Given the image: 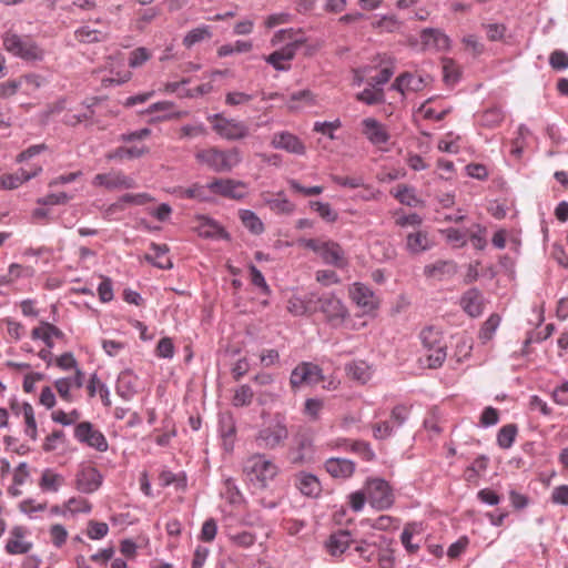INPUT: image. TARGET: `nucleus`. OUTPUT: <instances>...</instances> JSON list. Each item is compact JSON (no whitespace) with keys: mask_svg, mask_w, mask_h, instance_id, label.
<instances>
[{"mask_svg":"<svg viewBox=\"0 0 568 568\" xmlns=\"http://www.w3.org/2000/svg\"><path fill=\"white\" fill-rule=\"evenodd\" d=\"M271 146L275 150H283L295 155H304L306 146L295 134L288 131H281L273 134Z\"/></svg>","mask_w":568,"mask_h":568,"instance_id":"nucleus-15","label":"nucleus"},{"mask_svg":"<svg viewBox=\"0 0 568 568\" xmlns=\"http://www.w3.org/2000/svg\"><path fill=\"white\" fill-rule=\"evenodd\" d=\"M243 474L255 488L264 489L278 474V467L264 454H254L244 462Z\"/></svg>","mask_w":568,"mask_h":568,"instance_id":"nucleus-2","label":"nucleus"},{"mask_svg":"<svg viewBox=\"0 0 568 568\" xmlns=\"http://www.w3.org/2000/svg\"><path fill=\"white\" fill-rule=\"evenodd\" d=\"M460 306L470 317H478L484 311V300L481 292L476 288H469L460 297Z\"/></svg>","mask_w":568,"mask_h":568,"instance_id":"nucleus-21","label":"nucleus"},{"mask_svg":"<svg viewBox=\"0 0 568 568\" xmlns=\"http://www.w3.org/2000/svg\"><path fill=\"white\" fill-rule=\"evenodd\" d=\"M150 250L152 254H145L144 256L146 262L161 270H171L173 267L171 258L165 257L162 260V257L169 253V246L166 244L151 243Z\"/></svg>","mask_w":568,"mask_h":568,"instance_id":"nucleus-28","label":"nucleus"},{"mask_svg":"<svg viewBox=\"0 0 568 568\" xmlns=\"http://www.w3.org/2000/svg\"><path fill=\"white\" fill-rule=\"evenodd\" d=\"M518 433L516 424H507L503 426L497 434V444L503 449H508L513 446Z\"/></svg>","mask_w":568,"mask_h":568,"instance_id":"nucleus-37","label":"nucleus"},{"mask_svg":"<svg viewBox=\"0 0 568 568\" xmlns=\"http://www.w3.org/2000/svg\"><path fill=\"white\" fill-rule=\"evenodd\" d=\"M316 308L325 314L333 327L341 326L348 316V311L339 298L332 294H324L316 301Z\"/></svg>","mask_w":568,"mask_h":568,"instance_id":"nucleus-8","label":"nucleus"},{"mask_svg":"<svg viewBox=\"0 0 568 568\" xmlns=\"http://www.w3.org/2000/svg\"><path fill=\"white\" fill-rule=\"evenodd\" d=\"M98 295L102 303H108L113 300V286L110 277L102 276V281L98 286Z\"/></svg>","mask_w":568,"mask_h":568,"instance_id":"nucleus-57","label":"nucleus"},{"mask_svg":"<svg viewBox=\"0 0 568 568\" xmlns=\"http://www.w3.org/2000/svg\"><path fill=\"white\" fill-rule=\"evenodd\" d=\"M210 192L232 200H242L246 196V184L233 179H214L206 184Z\"/></svg>","mask_w":568,"mask_h":568,"instance_id":"nucleus-12","label":"nucleus"},{"mask_svg":"<svg viewBox=\"0 0 568 568\" xmlns=\"http://www.w3.org/2000/svg\"><path fill=\"white\" fill-rule=\"evenodd\" d=\"M212 37L211 27L203 24L197 28L190 30L183 38V45L185 48H192L196 43L202 42L205 39Z\"/></svg>","mask_w":568,"mask_h":568,"instance_id":"nucleus-33","label":"nucleus"},{"mask_svg":"<svg viewBox=\"0 0 568 568\" xmlns=\"http://www.w3.org/2000/svg\"><path fill=\"white\" fill-rule=\"evenodd\" d=\"M21 410L26 423L24 434L32 440H36L38 437V429L33 407L30 403L24 402L21 405Z\"/></svg>","mask_w":568,"mask_h":568,"instance_id":"nucleus-34","label":"nucleus"},{"mask_svg":"<svg viewBox=\"0 0 568 568\" xmlns=\"http://www.w3.org/2000/svg\"><path fill=\"white\" fill-rule=\"evenodd\" d=\"M231 541L242 548H248L256 541V536L250 531H241L230 535Z\"/></svg>","mask_w":568,"mask_h":568,"instance_id":"nucleus-52","label":"nucleus"},{"mask_svg":"<svg viewBox=\"0 0 568 568\" xmlns=\"http://www.w3.org/2000/svg\"><path fill=\"white\" fill-rule=\"evenodd\" d=\"M351 297L359 307L364 308L365 312L373 311L377 306L373 291L362 283H355L353 285Z\"/></svg>","mask_w":568,"mask_h":568,"instance_id":"nucleus-23","label":"nucleus"},{"mask_svg":"<svg viewBox=\"0 0 568 568\" xmlns=\"http://www.w3.org/2000/svg\"><path fill=\"white\" fill-rule=\"evenodd\" d=\"M457 273V264L452 260H439L424 267V275L437 281L453 277Z\"/></svg>","mask_w":568,"mask_h":568,"instance_id":"nucleus-20","label":"nucleus"},{"mask_svg":"<svg viewBox=\"0 0 568 568\" xmlns=\"http://www.w3.org/2000/svg\"><path fill=\"white\" fill-rule=\"evenodd\" d=\"M40 171L41 168H38L33 172H28L24 169H20L14 174H2L0 178V187L4 190H14L19 187L23 182L34 178Z\"/></svg>","mask_w":568,"mask_h":568,"instance_id":"nucleus-30","label":"nucleus"},{"mask_svg":"<svg viewBox=\"0 0 568 568\" xmlns=\"http://www.w3.org/2000/svg\"><path fill=\"white\" fill-rule=\"evenodd\" d=\"M64 479L61 475L55 474L52 469L47 468L43 470L39 481V487L42 491L57 493Z\"/></svg>","mask_w":568,"mask_h":568,"instance_id":"nucleus-32","label":"nucleus"},{"mask_svg":"<svg viewBox=\"0 0 568 568\" xmlns=\"http://www.w3.org/2000/svg\"><path fill=\"white\" fill-rule=\"evenodd\" d=\"M420 42L425 49L447 51L450 48V39L439 29L425 28L420 32Z\"/></svg>","mask_w":568,"mask_h":568,"instance_id":"nucleus-18","label":"nucleus"},{"mask_svg":"<svg viewBox=\"0 0 568 568\" xmlns=\"http://www.w3.org/2000/svg\"><path fill=\"white\" fill-rule=\"evenodd\" d=\"M300 31H295L294 29H281L278 30L272 40V42H281L284 40H290L287 44H285L280 50H276L284 61H291L294 59L297 49L305 43V39L303 37H296Z\"/></svg>","mask_w":568,"mask_h":568,"instance_id":"nucleus-13","label":"nucleus"},{"mask_svg":"<svg viewBox=\"0 0 568 568\" xmlns=\"http://www.w3.org/2000/svg\"><path fill=\"white\" fill-rule=\"evenodd\" d=\"M4 49L26 61H41L44 58V51L31 37H21L17 33L7 32L3 37Z\"/></svg>","mask_w":568,"mask_h":568,"instance_id":"nucleus-3","label":"nucleus"},{"mask_svg":"<svg viewBox=\"0 0 568 568\" xmlns=\"http://www.w3.org/2000/svg\"><path fill=\"white\" fill-rule=\"evenodd\" d=\"M362 133L373 145L386 144L390 139L385 125L375 118L362 120Z\"/></svg>","mask_w":568,"mask_h":568,"instance_id":"nucleus-17","label":"nucleus"},{"mask_svg":"<svg viewBox=\"0 0 568 568\" xmlns=\"http://www.w3.org/2000/svg\"><path fill=\"white\" fill-rule=\"evenodd\" d=\"M313 436L307 429H300L293 437L290 448L292 464H304L312 458Z\"/></svg>","mask_w":568,"mask_h":568,"instance_id":"nucleus-11","label":"nucleus"},{"mask_svg":"<svg viewBox=\"0 0 568 568\" xmlns=\"http://www.w3.org/2000/svg\"><path fill=\"white\" fill-rule=\"evenodd\" d=\"M342 123L339 119H336L334 121H325V122H315L314 123V131L322 133L324 135H327L331 140L335 139V135L333 134V130H336L341 128Z\"/></svg>","mask_w":568,"mask_h":568,"instance_id":"nucleus-59","label":"nucleus"},{"mask_svg":"<svg viewBox=\"0 0 568 568\" xmlns=\"http://www.w3.org/2000/svg\"><path fill=\"white\" fill-rule=\"evenodd\" d=\"M253 389L251 388V386L244 384L235 389L232 403L235 407L248 406L253 402Z\"/></svg>","mask_w":568,"mask_h":568,"instance_id":"nucleus-42","label":"nucleus"},{"mask_svg":"<svg viewBox=\"0 0 568 568\" xmlns=\"http://www.w3.org/2000/svg\"><path fill=\"white\" fill-rule=\"evenodd\" d=\"M287 438L288 429L285 418L277 414L271 424L258 430L255 442L260 448L275 449L283 446Z\"/></svg>","mask_w":568,"mask_h":568,"instance_id":"nucleus-4","label":"nucleus"},{"mask_svg":"<svg viewBox=\"0 0 568 568\" xmlns=\"http://www.w3.org/2000/svg\"><path fill=\"white\" fill-rule=\"evenodd\" d=\"M94 114V110L91 105H88L87 110L82 113L67 114L64 116V123L70 126H75L79 123L91 120Z\"/></svg>","mask_w":568,"mask_h":568,"instance_id":"nucleus-60","label":"nucleus"},{"mask_svg":"<svg viewBox=\"0 0 568 568\" xmlns=\"http://www.w3.org/2000/svg\"><path fill=\"white\" fill-rule=\"evenodd\" d=\"M150 149L145 145H133L130 148L119 146L106 154L108 160L139 159L149 153Z\"/></svg>","mask_w":568,"mask_h":568,"instance_id":"nucleus-31","label":"nucleus"},{"mask_svg":"<svg viewBox=\"0 0 568 568\" xmlns=\"http://www.w3.org/2000/svg\"><path fill=\"white\" fill-rule=\"evenodd\" d=\"M486 36L490 41H499L505 38L507 28L503 23H488L484 24Z\"/></svg>","mask_w":568,"mask_h":568,"instance_id":"nucleus-61","label":"nucleus"},{"mask_svg":"<svg viewBox=\"0 0 568 568\" xmlns=\"http://www.w3.org/2000/svg\"><path fill=\"white\" fill-rule=\"evenodd\" d=\"M395 199L398 200L399 203L407 206H416L418 203V199L415 195L414 187L408 185H398L396 193L394 194Z\"/></svg>","mask_w":568,"mask_h":568,"instance_id":"nucleus-43","label":"nucleus"},{"mask_svg":"<svg viewBox=\"0 0 568 568\" xmlns=\"http://www.w3.org/2000/svg\"><path fill=\"white\" fill-rule=\"evenodd\" d=\"M310 206L312 210L317 212L323 220L327 222H335L337 220V213L334 210H332L328 203H324L321 201H311Z\"/></svg>","mask_w":568,"mask_h":568,"instance_id":"nucleus-46","label":"nucleus"},{"mask_svg":"<svg viewBox=\"0 0 568 568\" xmlns=\"http://www.w3.org/2000/svg\"><path fill=\"white\" fill-rule=\"evenodd\" d=\"M136 379L132 371L121 372L116 381V393L129 400L136 393Z\"/></svg>","mask_w":568,"mask_h":568,"instance_id":"nucleus-29","label":"nucleus"},{"mask_svg":"<svg viewBox=\"0 0 568 568\" xmlns=\"http://www.w3.org/2000/svg\"><path fill=\"white\" fill-rule=\"evenodd\" d=\"M28 530L23 526H14L10 530V538L6 544V551L9 555H24L32 549V542L23 540Z\"/></svg>","mask_w":568,"mask_h":568,"instance_id":"nucleus-19","label":"nucleus"},{"mask_svg":"<svg viewBox=\"0 0 568 568\" xmlns=\"http://www.w3.org/2000/svg\"><path fill=\"white\" fill-rule=\"evenodd\" d=\"M429 352L430 353L427 356L428 366L430 368L440 367L446 359V347L438 345L435 348V346H434L433 349Z\"/></svg>","mask_w":568,"mask_h":568,"instance_id":"nucleus-54","label":"nucleus"},{"mask_svg":"<svg viewBox=\"0 0 568 568\" xmlns=\"http://www.w3.org/2000/svg\"><path fill=\"white\" fill-rule=\"evenodd\" d=\"M443 77L447 85H454L459 81L460 72L453 60H445L443 67Z\"/></svg>","mask_w":568,"mask_h":568,"instance_id":"nucleus-47","label":"nucleus"},{"mask_svg":"<svg viewBox=\"0 0 568 568\" xmlns=\"http://www.w3.org/2000/svg\"><path fill=\"white\" fill-rule=\"evenodd\" d=\"M207 120L212 123V129L222 139L237 141L247 138L250 134V129L243 121L227 119L220 113L210 115Z\"/></svg>","mask_w":568,"mask_h":568,"instance_id":"nucleus-5","label":"nucleus"},{"mask_svg":"<svg viewBox=\"0 0 568 568\" xmlns=\"http://www.w3.org/2000/svg\"><path fill=\"white\" fill-rule=\"evenodd\" d=\"M402 77L404 79L406 90L417 92L423 90L424 87L426 85V82L422 75H415L409 72H404L402 73Z\"/></svg>","mask_w":568,"mask_h":568,"instance_id":"nucleus-56","label":"nucleus"},{"mask_svg":"<svg viewBox=\"0 0 568 568\" xmlns=\"http://www.w3.org/2000/svg\"><path fill=\"white\" fill-rule=\"evenodd\" d=\"M207 187L200 185V184H193L190 187H179L175 193L180 199H195L201 202L207 201L210 197L206 193Z\"/></svg>","mask_w":568,"mask_h":568,"instance_id":"nucleus-38","label":"nucleus"},{"mask_svg":"<svg viewBox=\"0 0 568 568\" xmlns=\"http://www.w3.org/2000/svg\"><path fill=\"white\" fill-rule=\"evenodd\" d=\"M92 184L94 186H104L108 190H129L136 186L135 180L121 171L97 174L92 180Z\"/></svg>","mask_w":568,"mask_h":568,"instance_id":"nucleus-14","label":"nucleus"},{"mask_svg":"<svg viewBox=\"0 0 568 568\" xmlns=\"http://www.w3.org/2000/svg\"><path fill=\"white\" fill-rule=\"evenodd\" d=\"M325 469L334 478H348L355 470V464L346 458L332 457L325 462Z\"/></svg>","mask_w":568,"mask_h":568,"instance_id":"nucleus-26","label":"nucleus"},{"mask_svg":"<svg viewBox=\"0 0 568 568\" xmlns=\"http://www.w3.org/2000/svg\"><path fill=\"white\" fill-rule=\"evenodd\" d=\"M407 247L413 253H419L429 248V240L424 232L410 233L407 236Z\"/></svg>","mask_w":568,"mask_h":568,"instance_id":"nucleus-40","label":"nucleus"},{"mask_svg":"<svg viewBox=\"0 0 568 568\" xmlns=\"http://www.w3.org/2000/svg\"><path fill=\"white\" fill-rule=\"evenodd\" d=\"M410 409L404 404L393 407L388 420L375 423L372 426L373 436L378 440H384L393 436L396 429L400 428L408 419Z\"/></svg>","mask_w":568,"mask_h":568,"instance_id":"nucleus-6","label":"nucleus"},{"mask_svg":"<svg viewBox=\"0 0 568 568\" xmlns=\"http://www.w3.org/2000/svg\"><path fill=\"white\" fill-rule=\"evenodd\" d=\"M216 531H217V525H216L215 519L209 518L202 525L200 538L202 541L211 542L214 540V538L216 536Z\"/></svg>","mask_w":568,"mask_h":568,"instance_id":"nucleus-62","label":"nucleus"},{"mask_svg":"<svg viewBox=\"0 0 568 568\" xmlns=\"http://www.w3.org/2000/svg\"><path fill=\"white\" fill-rule=\"evenodd\" d=\"M475 227L476 231L470 234L469 239L475 248L483 251L487 245L486 227L480 224H476Z\"/></svg>","mask_w":568,"mask_h":568,"instance_id":"nucleus-64","label":"nucleus"},{"mask_svg":"<svg viewBox=\"0 0 568 568\" xmlns=\"http://www.w3.org/2000/svg\"><path fill=\"white\" fill-rule=\"evenodd\" d=\"M242 159L239 148L222 150L216 146H210L195 153V160L215 173L231 172L242 162Z\"/></svg>","mask_w":568,"mask_h":568,"instance_id":"nucleus-1","label":"nucleus"},{"mask_svg":"<svg viewBox=\"0 0 568 568\" xmlns=\"http://www.w3.org/2000/svg\"><path fill=\"white\" fill-rule=\"evenodd\" d=\"M240 219L242 224L253 234H261L264 231V225L261 219L251 210H241Z\"/></svg>","mask_w":568,"mask_h":568,"instance_id":"nucleus-35","label":"nucleus"},{"mask_svg":"<svg viewBox=\"0 0 568 568\" xmlns=\"http://www.w3.org/2000/svg\"><path fill=\"white\" fill-rule=\"evenodd\" d=\"M295 487L307 497H317L321 494L322 487L318 478L305 471H300L294 477Z\"/></svg>","mask_w":568,"mask_h":568,"instance_id":"nucleus-22","label":"nucleus"},{"mask_svg":"<svg viewBox=\"0 0 568 568\" xmlns=\"http://www.w3.org/2000/svg\"><path fill=\"white\" fill-rule=\"evenodd\" d=\"M356 100L367 105H376L384 103L385 94L382 88H369L364 89L362 92L356 94Z\"/></svg>","mask_w":568,"mask_h":568,"instance_id":"nucleus-36","label":"nucleus"},{"mask_svg":"<svg viewBox=\"0 0 568 568\" xmlns=\"http://www.w3.org/2000/svg\"><path fill=\"white\" fill-rule=\"evenodd\" d=\"M248 270L252 284L258 287L264 294H270V286L267 285L262 272L254 264H251Z\"/></svg>","mask_w":568,"mask_h":568,"instance_id":"nucleus-58","label":"nucleus"},{"mask_svg":"<svg viewBox=\"0 0 568 568\" xmlns=\"http://www.w3.org/2000/svg\"><path fill=\"white\" fill-rule=\"evenodd\" d=\"M504 120V114L500 109L491 108L486 110L480 115V124L486 128H495Z\"/></svg>","mask_w":568,"mask_h":568,"instance_id":"nucleus-45","label":"nucleus"},{"mask_svg":"<svg viewBox=\"0 0 568 568\" xmlns=\"http://www.w3.org/2000/svg\"><path fill=\"white\" fill-rule=\"evenodd\" d=\"M323 379V371L317 364L302 362L292 371L290 385L293 390H296L304 385H316Z\"/></svg>","mask_w":568,"mask_h":568,"instance_id":"nucleus-9","label":"nucleus"},{"mask_svg":"<svg viewBox=\"0 0 568 568\" xmlns=\"http://www.w3.org/2000/svg\"><path fill=\"white\" fill-rule=\"evenodd\" d=\"M349 446L353 453L357 454L366 462H371L375 458V453L367 442L355 440L351 443Z\"/></svg>","mask_w":568,"mask_h":568,"instance_id":"nucleus-48","label":"nucleus"},{"mask_svg":"<svg viewBox=\"0 0 568 568\" xmlns=\"http://www.w3.org/2000/svg\"><path fill=\"white\" fill-rule=\"evenodd\" d=\"M151 58V53L144 47H140L131 51L129 65L133 69L141 67Z\"/></svg>","mask_w":568,"mask_h":568,"instance_id":"nucleus-51","label":"nucleus"},{"mask_svg":"<svg viewBox=\"0 0 568 568\" xmlns=\"http://www.w3.org/2000/svg\"><path fill=\"white\" fill-rule=\"evenodd\" d=\"M156 356L161 358H172L174 355V344L170 337H163L156 345Z\"/></svg>","mask_w":568,"mask_h":568,"instance_id":"nucleus-63","label":"nucleus"},{"mask_svg":"<svg viewBox=\"0 0 568 568\" xmlns=\"http://www.w3.org/2000/svg\"><path fill=\"white\" fill-rule=\"evenodd\" d=\"M320 256L324 263L335 267H343L346 264L343 248L338 243L332 241L324 242Z\"/></svg>","mask_w":568,"mask_h":568,"instance_id":"nucleus-27","label":"nucleus"},{"mask_svg":"<svg viewBox=\"0 0 568 568\" xmlns=\"http://www.w3.org/2000/svg\"><path fill=\"white\" fill-rule=\"evenodd\" d=\"M549 64L556 71L568 69V54L564 50H555L549 55Z\"/></svg>","mask_w":568,"mask_h":568,"instance_id":"nucleus-50","label":"nucleus"},{"mask_svg":"<svg viewBox=\"0 0 568 568\" xmlns=\"http://www.w3.org/2000/svg\"><path fill=\"white\" fill-rule=\"evenodd\" d=\"M223 495L232 505H239L243 501V495L236 486L235 480L231 477L224 479Z\"/></svg>","mask_w":568,"mask_h":568,"instance_id":"nucleus-44","label":"nucleus"},{"mask_svg":"<svg viewBox=\"0 0 568 568\" xmlns=\"http://www.w3.org/2000/svg\"><path fill=\"white\" fill-rule=\"evenodd\" d=\"M200 224L197 226V233L204 239H223L229 240L230 234L213 219L207 216H200Z\"/></svg>","mask_w":568,"mask_h":568,"instance_id":"nucleus-25","label":"nucleus"},{"mask_svg":"<svg viewBox=\"0 0 568 568\" xmlns=\"http://www.w3.org/2000/svg\"><path fill=\"white\" fill-rule=\"evenodd\" d=\"M109 526L102 521L91 520L88 527V536L90 539L99 540L108 535Z\"/></svg>","mask_w":568,"mask_h":568,"instance_id":"nucleus-55","label":"nucleus"},{"mask_svg":"<svg viewBox=\"0 0 568 568\" xmlns=\"http://www.w3.org/2000/svg\"><path fill=\"white\" fill-rule=\"evenodd\" d=\"M72 196L65 192L50 193L43 197L38 199V204L41 205H59L68 203Z\"/></svg>","mask_w":568,"mask_h":568,"instance_id":"nucleus-53","label":"nucleus"},{"mask_svg":"<svg viewBox=\"0 0 568 568\" xmlns=\"http://www.w3.org/2000/svg\"><path fill=\"white\" fill-rule=\"evenodd\" d=\"M500 324V316L496 313L491 314L483 324L479 338L486 343L490 341Z\"/></svg>","mask_w":568,"mask_h":568,"instance_id":"nucleus-41","label":"nucleus"},{"mask_svg":"<svg viewBox=\"0 0 568 568\" xmlns=\"http://www.w3.org/2000/svg\"><path fill=\"white\" fill-rule=\"evenodd\" d=\"M418 528H419V525L416 523L407 524L400 534V541H402L404 548L409 554H415L419 549L418 544L412 542V538L416 532H418Z\"/></svg>","mask_w":568,"mask_h":568,"instance_id":"nucleus-39","label":"nucleus"},{"mask_svg":"<svg viewBox=\"0 0 568 568\" xmlns=\"http://www.w3.org/2000/svg\"><path fill=\"white\" fill-rule=\"evenodd\" d=\"M74 438L100 453H104L109 448L105 436L90 422H81L74 427Z\"/></svg>","mask_w":568,"mask_h":568,"instance_id":"nucleus-10","label":"nucleus"},{"mask_svg":"<svg viewBox=\"0 0 568 568\" xmlns=\"http://www.w3.org/2000/svg\"><path fill=\"white\" fill-rule=\"evenodd\" d=\"M377 547L375 544H369L367 541L356 542L353 550L358 554L359 557L365 559L366 561H372L375 559V555L377 552Z\"/></svg>","mask_w":568,"mask_h":568,"instance_id":"nucleus-49","label":"nucleus"},{"mask_svg":"<svg viewBox=\"0 0 568 568\" xmlns=\"http://www.w3.org/2000/svg\"><path fill=\"white\" fill-rule=\"evenodd\" d=\"M367 499L372 507L384 510L394 503V495L388 483L382 478H373L366 483Z\"/></svg>","mask_w":568,"mask_h":568,"instance_id":"nucleus-7","label":"nucleus"},{"mask_svg":"<svg viewBox=\"0 0 568 568\" xmlns=\"http://www.w3.org/2000/svg\"><path fill=\"white\" fill-rule=\"evenodd\" d=\"M353 542L349 531L338 530L329 536L326 548L332 556L337 557L351 549Z\"/></svg>","mask_w":568,"mask_h":568,"instance_id":"nucleus-24","label":"nucleus"},{"mask_svg":"<svg viewBox=\"0 0 568 568\" xmlns=\"http://www.w3.org/2000/svg\"><path fill=\"white\" fill-rule=\"evenodd\" d=\"M103 477L92 466L82 467L75 476V488L83 494H92L102 485Z\"/></svg>","mask_w":568,"mask_h":568,"instance_id":"nucleus-16","label":"nucleus"}]
</instances>
